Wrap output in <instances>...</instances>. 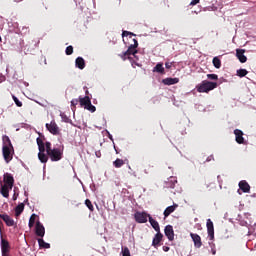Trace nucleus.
Returning a JSON list of instances; mask_svg holds the SVG:
<instances>
[{
    "instance_id": "obj_44",
    "label": "nucleus",
    "mask_w": 256,
    "mask_h": 256,
    "mask_svg": "<svg viewBox=\"0 0 256 256\" xmlns=\"http://www.w3.org/2000/svg\"><path fill=\"white\" fill-rule=\"evenodd\" d=\"M165 67H166L167 69L172 68V62H165Z\"/></svg>"
},
{
    "instance_id": "obj_7",
    "label": "nucleus",
    "mask_w": 256,
    "mask_h": 256,
    "mask_svg": "<svg viewBox=\"0 0 256 256\" xmlns=\"http://www.w3.org/2000/svg\"><path fill=\"white\" fill-rule=\"evenodd\" d=\"M46 128L51 134L57 135L60 134V128L55 120H51L50 123H46Z\"/></svg>"
},
{
    "instance_id": "obj_38",
    "label": "nucleus",
    "mask_w": 256,
    "mask_h": 256,
    "mask_svg": "<svg viewBox=\"0 0 256 256\" xmlns=\"http://www.w3.org/2000/svg\"><path fill=\"white\" fill-rule=\"evenodd\" d=\"M122 256H131L130 249H128V247L122 248Z\"/></svg>"
},
{
    "instance_id": "obj_2",
    "label": "nucleus",
    "mask_w": 256,
    "mask_h": 256,
    "mask_svg": "<svg viewBox=\"0 0 256 256\" xmlns=\"http://www.w3.org/2000/svg\"><path fill=\"white\" fill-rule=\"evenodd\" d=\"M133 44L130 45L127 50H125V52H122V54H119V56L123 59V60H127V58H131V54H133V56L138 60L136 54L138 52L137 47H138V41L137 39H132Z\"/></svg>"
},
{
    "instance_id": "obj_35",
    "label": "nucleus",
    "mask_w": 256,
    "mask_h": 256,
    "mask_svg": "<svg viewBox=\"0 0 256 256\" xmlns=\"http://www.w3.org/2000/svg\"><path fill=\"white\" fill-rule=\"evenodd\" d=\"M36 218H37L36 214H32L30 216V220H29V227L30 228H32L35 225Z\"/></svg>"
},
{
    "instance_id": "obj_23",
    "label": "nucleus",
    "mask_w": 256,
    "mask_h": 256,
    "mask_svg": "<svg viewBox=\"0 0 256 256\" xmlns=\"http://www.w3.org/2000/svg\"><path fill=\"white\" fill-rule=\"evenodd\" d=\"M239 187L243 192H250L251 190V186L249 183H247V181H240Z\"/></svg>"
},
{
    "instance_id": "obj_50",
    "label": "nucleus",
    "mask_w": 256,
    "mask_h": 256,
    "mask_svg": "<svg viewBox=\"0 0 256 256\" xmlns=\"http://www.w3.org/2000/svg\"><path fill=\"white\" fill-rule=\"evenodd\" d=\"M15 2H23V0H15Z\"/></svg>"
},
{
    "instance_id": "obj_11",
    "label": "nucleus",
    "mask_w": 256,
    "mask_h": 256,
    "mask_svg": "<svg viewBox=\"0 0 256 256\" xmlns=\"http://www.w3.org/2000/svg\"><path fill=\"white\" fill-rule=\"evenodd\" d=\"M207 231L209 239L213 241V239H215V227L212 220L210 219L207 220Z\"/></svg>"
},
{
    "instance_id": "obj_42",
    "label": "nucleus",
    "mask_w": 256,
    "mask_h": 256,
    "mask_svg": "<svg viewBox=\"0 0 256 256\" xmlns=\"http://www.w3.org/2000/svg\"><path fill=\"white\" fill-rule=\"evenodd\" d=\"M211 253H212V255H216V253H217V249H216V245L215 244L211 245Z\"/></svg>"
},
{
    "instance_id": "obj_37",
    "label": "nucleus",
    "mask_w": 256,
    "mask_h": 256,
    "mask_svg": "<svg viewBox=\"0 0 256 256\" xmlns=\"http://www.w3.org/2000/svg\"><path fill=\"white\" fill-rule=\"evenodd\" d=\"M13 100L15 101L17 107H23V103L22 101H20V99H18V97L16 95H13Z\"/></svg>"
},
{
    "instance_id": "obj_34",
    "label": "nucleus",
    "mask_w": 256,
    "mask_h": 256,
    "mask_svg": "<svg viewBox=\"0 0 256 256\" xmlns=\"http://www.w3.org/2000/svg\"><path fill=\"white\" fill-rule=\"evenodd\" d=\"M85 204H86L87 208H89V210H90L91 212H94V206H93V204H92V201L89 200V198H87V199L85 200Z\"/></svg>"
},
{
    "instance_id": "obj_33",
    "label": "nucleus",
    "mask_w": 256,
    "mask_h": 256,
    "mask_svg": "<svg viewBox=\"0 0 256 256\" xmlns=\"http://www.w3.org/2000/svg\"><path fill=\"white\" fill-rule=\"evenodd\" d=\"M248 74V70H246L245 68H240V70H237V75L240 76V78H244L245 76H247Z\"/></svg>"
},
{
    "instance_id": "obj_5",
    "label": "nucleus",
    "mask_w": 256,
    "mask_h": 256,
    "mask_svg": "<svg viewBox=\"0 0 256 256\" xmlns=\"http://www.w3.org/2000/svg\"><path fill=\"white\" fill-rule=\"evenodd\" d=\"M2 152H3V157L6 161V163H9L10 161H12L13 159V153H14V148L12 146H3L2 148Z\"/></svg>"
},
{
    "instance_id": "obj_6",
    "label": "nucleus",
    "mask_w": 256,
    "mask_h": 256,
    "mask_svg": "<svg viewBox=\"0 0 256 256\" xmlns=\"http://www.w3.org/2000/svg\"><path fill=\"white\" fill-rule=\"evenodd\" d=\"M3 181H4V183L7 184L8 195H9L10 190H12L14 187V183H15L14 177H13V175H11V173H4Z\"/></svg>"
},
{
    "instance_id": "obj_48",
    "label": "nucleus",
    "mask_w": 256,
    "mask_h": 256,
    "mask_svg": "<svg viewBox=\"0 0 256 256\" xmlns=\"http://www.w3.org/2000/svg\"><path fill=\"white\" fill-rule=\"evenodd\" d=\"M2 256H9V253H2Z\"/></svg>"
},
{
    "instance_id": "obj_4",
    "label": "nucleus",
    "mask_w": 256,
    "mask_h": 256,
    "mask_svg": "<svg viewBox=\"0 0 256 256\" xmlns=\"http://www.w3.org/2000/svg\"><path fill=\"white\" fill-rule=\"evenodd\" d=\"M80 106L84 107V109H87V111H90L91 113H95L96 107L95 105H92L91 97L89 95H85V97H79Z\"/></svg>"
},
{
    "instance_id": "obj_12",
    "label": "nucleus",
    "mask_w": 256,
    "mask_h": 256,
    "mask_svg": "<svg viewBox=\"0 0 256 256\" xmlns=\"http://www.w3.org/2000/svg\"><path fill=\"white\" fill-rule=\"evenodd\" d=\"M35 233H36V235H38V237H40L39 239H42L45 235V227L43 224H41L40 220H38V222H36Z\"/></svg>"
},
{
    "instance_id": "obj_8",
    "label": "nucleus",
    "mask_w": 256,
    "mask_h": 256,
    "mask_svg": "<svg viewBox=\"0 0 256 256\" xmlns=\"http://www.w3.org/2000/svg\"><path fill=\"white\" fill-rule=\"evenodd\" d=\"M63 157L61 148H53L51 152V161H60Z\"/></svg>"
},
{
    "instance_id": "obj_49",
    "label": "nucleus",
    "mask_w": 256,
    "mask_h": 256,
    "mask_svg": "<svg viewBox=\"0 0 256 256\" xmlns=\"http://www.w3.org/2000/svg\"><path fill=\"white\" fill-rule=\"evenodd\" d=\"M85 93L86 95H89V89H86Z\"/></svg>"
},
{
    "instance_id": "obj_13",
    "label": "nucleus",
    "mask_w": 256,
    "mask_h": 256,
    "mask_svg": "<svg viewBox=\"0 0 256 256\" xmlns=\"http://www.w3.org/2000/svg\"><path fill=\"white\" fill-rule=\"evenodd\" d=\"M190 236L194 242V246L197 248V249H200L203 245L202 243V239H201V236L198 234V233H190Z\"/></svg>"
},
{
    "instance_id": "obj_26",
    "label": "nucleus",
    "mask_w": 256,
    "mask_h": 256,
    "mask_svg": "<svg viewBox=\"0 0 256 256\" xmlns=\"http://www.w3.org/2000/svg\"><path fill=\"white\" fill-rule=\"evenodd\" d=\"M0 192L2 196H4V198H9V188L7 186V183H4V185L1 186Z\"/></svg>"
},
{
    "instance_id": "obj_24",
    "label": "nucleus",
    "mask_w": 256,
    "mask_h": 256,
    "mask_svg": "<svg viewBox=\"0 0 256 256\" xmlns=\"http://www.w3.org/2000/svg\"><path fill=\"white\" fill-rule=\"evenodd\" d=\"M153 72H158L159 74H165V68L162 62H158L156 66L153 68Z\"/></svg>"
},
{
    "instance_id": "obj_16",
    "label": "nucleus",
    "mask_w": 256,
    "mask_h": 256,
    "mask_svg": "<svg viewBox=\"0 0 256 256\" xmlns=\"http://www.w3.org/2000/svg\"><path fill=\"white\" fill-rule=\"evenodd\" d=\"M236 56L240 62H247V56H245V48H237Z\"/></svg>"
},
{
    "instance_id": "obj_39",
    "label": "nucleus",
    "mask_w": 256,
    "mask_h": 256,
    "mask_svg": "<svg viewBox=\"0 0 256 256\" xmlns=\"http://www.w3.org/2000/svg\"><path fill=\"white\" fill-rule=\"evenodd\" d=\"M65 52H66L67 55L73 54L74 47L72 45H69V47L66 48Z\"/></svg>"
},
{
    "instance_id": "obj_17",
    "label": "nucleus",
    "mask_w": 256,
    "mask_h": 256,
    "mask_svg": "<svg viewBox=\"0 0 256 256\" xmlns=\"http://www.w3.org/2000/svg\"><path fill=\"white\" fill-rule=\"evenodd\" d=\"M177 208H179V204H173L172 206L165 208L163 213L164 218H168L171 214H173V212H175V210H177Z\"/></svg>"
},
{
    "instance_id": "obj_43",
    "label": "nucleus",
    "mask_w": 256,
    "mask_h": 256,
    "mask_svg": "<svg viewBox=\"0 0 256 256\" xmlns=\"http://www.w3.org/2000/svg\"><path fill=\"white\" fill-rule=\"evenodd\" d=\"M200 0H192L191 1V6H196L197 4H199Z\"/></svg>"
},
{
    "instance_id": "obj_3",
    "label": "nucleus",
    "mask_w": 256,
    "mask_h": 256,
    "mask_svg": "<svg viewBox=\"0 0 256 256\" xmlns=\"http://www.w3.org/2000/svg\"><path fill=\"white\" fill-rule=\"evenodd\" d=\"M216 87H218L217 82H209L208 80H204L201 82V84L196 86V89L199 93H209V91L216 89Z\"/></svg>"
},
{
    "instance_id": "obj_45",
    "label": "nucleus",
    "mask_w": 256,
    "mask_h": 256,
    "mask_svg": "<svg viewBox=\"0 0 256 256\" xmlns=\"http://www.w3.org/2000/svg\"><path fill=\"white\" fill-rule=\"evenodd\" d=\"M213 159H215L214 155H208L206 161H212Z\"/></svg>"
},
{
    "instance_id": "obj_21",
    "label": "nucleus",
    "mask_w": 256,
    "mask_h": 256,
    "mask_svg": "<svg viewBox=\"0 0 256 256\" xmlns=\"http://www.w3.org/2000/svg\"><path fill=\"white\" fill-rule=\"evenodd\" d=\"M75 64H76L77 68H80V70H83L86 66L85 60L82 56H78V58H76Z\"/></svg>"
},
{
    "instance_id": "obj_28",
    "label": "nucleus",
    "mask_w": 256,
    "mask_h": 256,
    "mask_svg": "<svg viewBox=\"0 0 256 256\" xmlns=\"http://www.w3.org/2000/svg\"><path fill=\"white\" fill-rule=\"evenodd\" d=\"M44 146L46 148V152H47L46 155L48 156V159H49V157L51 159L52 158V150H53L51 142H45Z\"/></svg>"
},
{
    "instance_id": "obj_30",
    "label": "nucleus",
    "mask_w": 256,
    "mask_h": 256,
    "mask_svg": "<svg viewBox=\"0 0 256 256\" xmlns=\"http://www.w3.org/2000/svg\"><path fill=\"white\" fill-rule=\"evenodd\" d=\"M2 140H3V146H6V147L11 146V148H13V144H12V142H11L9 136L4 135V136L2 137Z\"/></svg>"
},
{
    "instance_id": "obj_36",
    "label": "nucleus",
    "mask_w": 256,
    "mask_h": 256,
    "mask_svg": "<svg viewBox=\"0 0 256 256\" xmlns=\"http://www.w3.org/2000/svg\"><path fill=\"white\" fill-rule=\"evenodd\" d=\"M78 103H79V99H72V101H71L72 111H76V107H77Z\"/></svg>"
},
{
    "instance_id": "obj_20",
    "label": "nucleus",
    "mask_w": 256,
    "mask_h": 256,
    "mask_svg": "<svg viewBox=\"0 0 256 256\" xmlns=\"http://www.w3.org/2000/svg\"><path fill=\"white\" fill-rule=\"evenodd\" d=\"M1 220L5 221L6 225L12 226L14 225V220L8 216V214H0Z\"/></svg>"
},
{
    "instance_id": "obj_25",
    "label": "nucleus",
    "mask_w": 256,
    "mask_h": 256,
    "mask_svg": "<svg viewBox=\"0 0 256 256\" xmlns=\"http://www.w3.org/2000/svg\"><path fill=\"white\" fill-rule=\"evenodd\" d=\"M162 82L164 85H175V83H179L180 80L179 78H165Z\"/></svg>"
},
{
    "instance_id": "obj_27",
    "label": "nucleus",
    "mask_w": 256,
    "mask_h": 256,
    "mask_svg": "<svg viewBox=\"0 0 256 256\" xmlns=\"http://www.w3.org/2000/svg\"><path fill=\"white\" fill-rule=\"evenodd\" d=\"M148 219L155 231H159V222H157V220H154V218H152L150 214H148Z\"/></svg>"
},
{
    "instance_id": "obj_18",
    "label": "nucleus",
    "mask_w": 256,
    "mask_h": 256,
    "mask_svg": "<svg viewBox=\"0 0 256 256\" xmlns=\"http://www.w3.org/2000/svg\"><path fill=\"white\" fill-rule=\"evenodd\" d=\"M177 183V178L176 177H170L168 181L165 182V187L167 189H175V185Z\"/></svg>"
},
{
    "instance_id": "obj_14",
    "label": "nucleus",
    "mask_w": 256,
    "mask_h": 256,
    "mask_svg": "<svg viewBox=\"0 0 256 256\" xmlns=\"http://www.w3.org/2000/svg\"><path fill=\"white\" fill-rule=\"evenodd\" d=\"M164 233L169 241H174V229L173 225H166L164 229Z\"/></svg>"
},
{
    "instance_id": "obj_47",
    "label": "nucleus",
    "mask_w": 256,
    "mask_h": 256,
    "mask_svg": "<svg viewBox=\"0 0 256 256\" xmlns=\"http://www.w3.org/2000/svg\"><path fill=\"white\" fill-rule=\"evenodd\" d=\"M17 196H19V194L14 193L13 194V200H17Z\"/></svg>"
},
{
    "instance_id": "obj_40",
    "label": "nucleus",
    "mask_w": 256,
    "mask_h": 256,
    "mask_svg": "<svg viewBox=\"0 0 256 256\" xmlns=\"http://www.w3.org/2000/svg\"><path fill=\"white\" fill-rule=\"evenodd\" d=\"M208 80H218L217 74H207Z\"/></svg>"
},
{
    "instance_id": "obj_19",
    "label": "nucleus",
    "mask_w": 256,
    "mask_h": 256,
    "mask_svg": "<svg viewBox=\"0 0 256 256\" xmlns=\"http://www.w3.org/2000/svg\"><path fill=\"white\" fill-rule=\"evenodd\" d=\"M1 251L2 253H9L10 251V244L7 239H1Z\"/></svg>"
},
{
    "instance_id": "obj_41",
    "label": "nucleus",
    "mask_w": 256,
    "mask_h": 256,
    "mask_svg": "<svg viewBox=\"0 0 256 256\" xmlns=\"http://www.w3.org/2000/svg\"><path fill=\"white\" fill-rule=\"evenodd\" d=\"M134 35V33H132L131 31H123L122 33V37H132Z\"/></svg>"
},
{
    "instance_id": "obj_32",
    "label": "nucleus",
    "mask_w": 256,
    "mask_h": 256,
    "mask_svg": "<svg viewBox=\"0 0 256 256\" xmlns=\"http://www.w3.org/2000/svg\"><path fill=\"white\" fill-rule=\"evenodd\" d=\"M114 167H123L125 165L124 159H120L119 157L113 162Z\"/></svg>"
},
{
    "instance_id": "obj_31",
    "label": "nucleus",
    "mask_w": 256,
    "mask_h": 256,
    "mask_svg": "<svg viewBox=\"0 0 256 256\" xmlns=\"http://www.w3.org/2000/svg\"><path fill=\"white\" fill-rule=\"evenodd\" d=\"M212 62H213V65L215 66V68H221L222 62H221V59L218 58V56H214Z\"/></svg>"
},
{
    "instance_id": "obj_9",
    "label": "nucleus",
    "mask_w": 256,
    "mask_h": 256,
    "mask_svg": "<svg viewBox=\"0 0 256 256\" xmlns=\"http://www.w3.org/2000/svg\"><path fill=\"white\" fill-rule=\"evenodd\" d=\"M149 214L147 212H136L134 219L137 223H147Z\"/></svg>"
},
{
    "instance_id": "obj_10",
    "label": "nucleus",
    "mask_w": 256,
    "mask_h": 256,
    "mask_svg": "<svg viewBox=\"0 0 256 256\" xmlns=\"http://www.w3.org/2000/svg\"><path fill=\"white\" fill-rule=\"evenodd\" d=\"M234 134H235V140L238 144H245V138H244L243 130H240L239 128H236L234 130Z\"/></svg>"
},
{
    "instance_id": "obj_22",
    "label": "nucleus",
    "mask_w": 256,
    "mask_h": 256,
    "mask_svg": "<svg viewBox=\"0 0 256 256\" xmlns=\"http://www.w3.org/2000/svg\"><path fill=\"white\" fill-rule=\"evenodd\" d=\"M25 209V204L23 202H21L20 204H18V206H16L15 208V216L18 218L19 216H21V214L24 212Z\"/></svg>"
},
{
    "instance_id": "obj_1",
    "label": "nucleus",
    "mask_w": 256,
    "mask_h": 256,
    "mask_svg": "<svg viewBox=\"0 0 256 256\" xmlns=\"http://www.w3.org/2000/svg\"><path fill=\"white\" fill-rule=\"evenodd\" d=\"M37 146H38V158L42 163H47L48 161V155L45 154L46 148H45V136H39L36 140Z\"/></svg>"
},
{
    "instance_id": "obj_15",
    "label": "nucleus",
    "mask_w": 256,
    "mask_h": 256,
    "mask_svg": "<svg viewBox=\"0 0 256 256\" xmlns=\"http://www.w3.org/2000/svg\"><path fill=\"white\" fill-rule=\"evenodd\" d=\"M163 237H164V235H163V233H161V227L159 225V231H157V233L155 234V237L153 239V243H152L153 247H157L163 240Z\"/></svg>"
},
{
    "instance_id": "obj_29",
    "label": "nucleus",
    "mask_w": 256,
    "mask_h": 256,
    "mask_svg": "<svg viewBox=\"0 0 256 256\" xmlns=\"http://www.w3.org/2000/svg\"><path fill=\"white\" fill-rule=\"evenodd\" d=\"M38 244L40 249H50L51 245L50 243H46V241H44L43 237L41 239H38Z\"/></svg>"
},
{
    "instance_id": "obj_46",
    "label": "nucleus",
    "mask_w": 256,
    "mask_h": 256,
    "mask_svg": "<svg viewBox=\"0 0 256 256\" xmlns=\"http://www.w3.org/2000/svg\"><path fill=\"white\" fill-rule=\"evenodd\" d=\"M163 251H164L165 253H168V251H170V247L164 246V247H163Z\"/></svg>"
}]
</instances>
